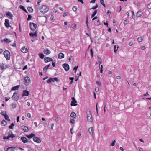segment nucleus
Here are the masks:
<instances>
[{"mask_svg":"<svg viewBox=\"0 0 151 151\" xmlns=\"http://www.w3.org/2000/svg\"><path fill=\"white\" fill-rule=\"evenodd\" d=\"M49 10V7L46 6V5H42L40 8V12L43 14L47 12Z\"/></svg>","mask_w":151,"mask_h":151,"instance_id":"obj_1","label":"nucleus"},{"mask_svg":"<svg viewBox=\"0 0 151 151\" xmlns=\"http://www.w3.org/2000/svg\"><path fill=\"white\" fill-rule=\"evenodd\" d=\"M4 55L7 60H9L10 59V53L8 50H5L4 52Z\"/></svg>","mask_w":151,"mask_h":151,"instance_id":"obj_2","label":"nucleus"},{"mask_svg":"<svg viewBox=\"0 0 151 151\" xmlns=\"http://www.w3.org/2000/svg\"><path fill=\"white\" fill-rule=\"evenodd\" d=\"M87 119L88 122H92V116L90 111L87 112Z\"/></svg>","mask_w":151,"mask_h":151,"instance_id":"obj_3","label":"nucleus"},{"mask_svg":"<svg viewBox=\"0 0 151 151\" xmlns=\"http://www.w3.org/2000/svg\"><path fill=\"white\" fill-rule=\"evenodd\" d=\"M30 81V80L29 77L28 76H26L24 78V83L26 85H28Z\"/></svg>","mask_w":151,"mask_h":151,"instance_id":"obj_4","label":"nucleus"},{"mask_svg":"<svg viewBox=\"0 0 151 151\" xmlns=\"http://www.w3.org/2000/svg\"><path fill=\"white\" fill-rule=\"evenodd\" d=\"M29 24L30 28L32 31L34 30L37 27V25L33 23L30 22Z\"/></svg>","mask_w":151,"mask_h":151,"instance_id":"obj_5","label":"nucleus"},{"mask_svg":"<svg viewBox=\"0 0 151 151\" xmlns=\"http://www.w3.org/2000/svg\"><path fill=\"white\" fill-rule=\"evenodd\" d=\"M12 98L15 101L17 100L19 98V97L18 95V92H15L12 97Z\"/></svg>","mask_w":151,"mask_h":151,"instance_id":"obj_6","label":"nucleus"},{"mask_svg":"<svg viewBox=\"0 0 151 151\" xmlns=\"http://www.w3.org/2000/svg\"><path fill=\"white\" fill-rule=\"evenodd\" d=\"M72 101L71 104V106H76L77 105V101L73 97L72 98Z\"/></svg>","mask_w":151,"mask_h":151,"instance_id":"obj_7","label":"nucleus"},{"mask_svg":"<svg viewBox=\"0 0 151 151\" xmlns=\"http://www.w3.org/2000/svg\"><path fill=\"white\" fill-rule=\"evenodd\" d=\"M63 68H64V69L66 71L68 70L69 68V67L68 64L67 63L64 64L63 65Z\"/></svg>","mask_w":151,"mask_h":151,"instance_id":"obj_8","label":"nucleus"},{"mask_svg":"<svg viewBox=\"0 0 151 151\" xmlns=\"http://www.w3.org/2000/svg\"><path fill=\"white\" fill-rule=\"evenodd\" d=\"M33 140L35 142L37 143H40L41 142V140L39 137H34L33 138Z\"/></svg>","mask_w":151,"mask_h":151,"instance_id":"obj_9","label":"nucleus"},{"mask_svg":"<svg viewBox=\"0 0 151 151\" xmlns=\"http://www.w3.org/2000/svg\"><path fill=\"white\" fill-rule=\"evenodd\" d=\"M4 24L5 26L7 28L11 27L9 25V21L8 19H6L5 20Z\"/></svg>","mask_w":151,"mask_h":151,"instance_id":"obj_10","label":"nucleus"},{"mask_svg":"<svg viewBox=\"0 0 151 151\" xmlns=\"http://www.w3.org/2000/svg\"><path fill=\"white\" fill-rule=\"evenodd\" d=\"M23 94L22 96H27L29 95V92L27 90H23Z\"/></svg>","mask_w":151,"mask_h":151,"instance_id":"obj_11","label":"nucleus"},{"mask_svg":"<svg viewBox=\"0 0 151 151\" xmlns=\"http://www.w3.org/2000/svg\"><path fill=\"white\" fill-rule=\"evenodd\" d=\"M43 52L46 55H49L51 53L50 51L47 48L44 49Z\"/></svg>","mask_w":151,"mask_h":151,"instance_id":"obj_12","label":"nucleus"},{"mask_svg":"<svg viewBox=\"0 0 151 151\" xmlns=\"http://www.w3.org/2000/svg\"><path fill=\"white\" fill-rule=\"evenodd\" d=\"M20 139L22 140V142L24 143H25L27 142L28 140L26 138L24 137H22Z\"/></svg>","mask_w":151,"mask_h":151,"instance_id":"obj_13","label":"nucleus"},{"mask_svg":"<svg viewBox=\"0 0 151 151\" xmlns=\"http://www.w3.org/2000/svg\"><path fill=\"white\" fill-rule=\"evenodd\" d=\"M44 60L45 62H47L49 61H53V60L51 58L46 57V58H45Z\"/></svg>","mask_w":151,"mask_h":151,"instance_id":"obj_14","label":"nucleus"},{"mask_svg":"<svg viewBox=\"0 0 151 151\" xmlns=\"http://www.w3.org/2000/svg\"><path fill=\"white\" fill-rule=\"evenodd\" d=\"M36 33V31L34 33H29V35L31 37L35 38L37 36Z\"/></svg>","mask_w":151,"mask_h":151,"instance_id":"obj_15","label":"nucleus"},{"mask_svg":"<svg viewBox=\"0 0 151 151\" xmlns=\"http://www.w3.org/2000/svg\"><path fill=\"white\" fill-rule=\"evenodd\" d=\"M8 134V136H9V138L11 137L13 138L15 137L14 135L12 134V132L11 131H10L9 132Z\"/></svg>","mask_w":151,"mask_h":151,"instance_id":"obj_16","label":"nucleus"},{"mask_svg":"<svg viewBox=\"0 0 151 151\" xmlns=\"http://www.w3.org/2000/svg\"><path fill=\"white\" fill-rule=\"evenodd\" d=\"M64 55L62 53H60L58 55V58L62 59L64 58Z\"/></svg>","mask_w":151,"mask_h":151,"instance_id":"obj_17","label":"nucleus"},{"mask_svg":"<svg viewBox=\"0 0 151 151\" xmlns=\"http://www.w3.org/2000/svg\"><path fill=\"white\" fill-rule=\"evenodd\" d=\"M50 64L47 65L45 66L43 69V71L45 73L47 71V70L48 68L50 67Z\"/></svg>","mask_w":151,"mask_h":151,"instance_id":"obj_18","label":"nucleus"},{"mask_svg":"<svg viewBox=\"0 0 151 151\" xmlns=\"http://www.w3.org/2000/svg\"><path fill=\"white\" fill-rule=\"evenodd\" d=\"M21 51L24 53H25L27 52V49L24 47H23L21 49Z\"/></svg>","mask_w":151,"mask_h":151,"instance_id":"obj_19","label":"nucleus"},{"mask_svg":"<svg viewBox=\"0 0 151 151\" xmlns=\"http://www.w3.org/2000/svg\"><path fill=\"white\" fill-rule=\"evenodd\" d=\"M20 86L19 85H17L13 87L11 89L12 91H15L16 90H17L19 88Z\"/></svg>","mask_w":151,"mask_h":151,"instance_id":"obj_20","label":"nucleus"},{"mask_svg":"<svg viewBox=\"0 0 151 151\" xmlns=\"http://www.w3.org/2000/svg\"><path fill=\"white\" fill-rule=\"evenodd\" d=\"M142 14V12L141 11H139L136 14V16L137 17H139L141 16Z\"/></svg>","mask_w":151,"mask_h":151,"instance_id":"obj_21","label":"nucleus"},{"mask_svg":"<svg viewBox=\"0 0 151 151\" xmlns=\"http://www.w3.org/2000/svg\"><path fill=\"white\" fill-rule=\"evenodd\" d=\"M22 127L23 129L25 132H27L28 131V128L27 127L23 126Z\"/></svg>","mask_w":151,"mask_h":151,"instance_id":"obj_22","label":"nucleus"},{"mask_svg":"<svg viewBox=\"0 0 151 151\" xmlns=\"http://www.w3.org/2000/svg\"><path fill=\"white\" fill-rule=\"evenodd\" d=\"M89 132L91 134H92L93 132V127H91L89 128L88 129Z\"/></svg>","mask_w":151,"mask_h":151,"instance_id":"obj_23","label":"nucleus"},{"mask_svg":"<svg viewBox=\"0 0 151 151\" xmlns=\"http://www.w3.org/2000/svg\"><path fill=\"white\" fill-rule=\"evenodd\" d=\"M15 148L14 147H10L7 148L6 151H14V149Z\"/></svg>","mask_w":151,"mask_h":151,"instance_id":"obj_24","label":"nucleus"},{"mask_svg":"<svg viewBox=\"0 0 151 151\" xmlns=\"http://www.w3.org/2000/svg\"><path fill=\"white\" fill-rule=\"evenodd\" d=\"M6 15L7 16H9L10 17V18L11 19H12V17H13V15L11 13V12H7L6 13Z\"/></svg>","mask_w":151,"mask_h":151,"instance_id":"obj_25","label":"nucleus"},{"mask_svg":"<svg viewBox=\"0 0 151 151\" xmlns=\"http://www.w3.org/2000/svg\"><path fill=\"white\" fill-rule=\"evenodd\" d=\"M70 116L72 117L75 118L76 117V115L75 112H72Z\"/></svg>","mask_w":151,"mask_h":151,"instance_id":"obj_26","label":"nucleus"},{"mask_svg":"<svg viewBox=\"0 0 151 151\" xmlns=\"http://www.w3.org/2000/svg\"><path fill=\"white\" fill-rule=\"evenodd\" d=\"M27 9L30 12L32 13L33 12V9L31 7H28Z\"/></svg>","mask_w":151,"mask_h":151,"instance_id":"obj_27","label":"nucleus"},{"mask_svg":"<svg viewBox=\"0 0 151 151\" xmlns=\"http://www.w3.org/2000/svg\"><path fill=\"white\" fill-rule=\"evenodd\" d=\"M35 136V134L33 133H31L30 135H27V137L29 138H32L33 137H34Z\"/></svg>","mask_w":151,"mask_h":151,"instance_id":"obj_28","label":"nucleus"},{"mask_svg":"<svg viewBox=\"0 0 151 151\" xmlns=\"http://www.w3.org/2000/svg\"><path fill=\"white\" fill-rule=\"evenodd\" d=\"M4 41L8 43L11 42V41L10 39L8 38H5L4 39Z\"/></svg>","mask_w":151,"mask_h":151,"instance_id":"obj_29","label":"nucleus"},{"mask_svg":"<svg viewBox=\"0 0 151 151\" xmlns=\"http://www.w3.org/2000/svg\"><path fill=\"white\" fill-rule=\"evenodd\" d=\"M20 8L23 10V11H24L26 13H27L28 12L27 10L25 9L24 7L22 6H20Z\"/></svg>","mask_w":151,"mask_h":151,"instance_id":"obj_30","label":"nucleus"},{"mask_svg":"<svg viewBox=\"0 0 151 151\" xmlns=\"http://www.w3.org/2000/svg\"><path fill=\"white\" fill-rule=\"evenodd\" d=\"M11 106L12 108H15L17 106V104L15 103H12L11 104Z\"/></svg>","mask_w":151,"mask_h":151,"instance_id":"obj_31","label":"nucleus"},{"mask_svg":"<svg viewBox=\"0 0 151 151\" xmlns=\"http://www.w3.org/2000/svg\"><path fill=\"white\" fill-rule=\"evenodd\" d=\"M52 81L54 82L55 81H56L57 82H60V80L57 78H52Z\"/></svg>","mask_w":151,"mask_h":151,"instance_id":"obj_32","label":"nucleus"},{"mask_svg":"<svg viewBox=\"0 0 151 151\" xmlns=\"http://www.w3.org/2000/svg\"><path fill=\"white\" fill-rule=\"evenodd\" d=\"M98 61H99V66H100V64L102 63V60H101V58L100 57H98Z\"/></svg>","mask_w":151,"mask_h":151,"instance_id":"obj_33","label":"nucleus"},{"mask_svg":"<svg viewBox=\"0 0 151 151\" xmlns=\"http://www.w3.org/2000/svg\"><path fill=\"white\" fill-rule=\"evenodd\" d=\"M5 119L6 120H8L9 121H10V119H9V117L8 116V115L7 114H6V115L4 116Z\"/></svg>","mask_w":151,"mask_h":151,"instance_id":"obj_34","label":"nucleus"},{"mask_svg":"<svg viewBox=\"0 0 151 151\" xmlns=\"http://www.w3.org/2000/svg\"><path fill=\"white\" fill-rule=\"evenodd\" d=\"M1 124L3 126H5L6 124V122L5 120H3L2 121Z\"/></svg>","mask_w":151,"mask_h":151,"instance_id":"obj_35","label":"nucleus"},{"mask_svg":"<svg viewBox=\"0 0 151 151\" xmlns=\"http://www.w3.org/2000/svg\"><path fill=\"white\" fill-rule=\"evenodd\" d=\"M1 114L3 115L4 116L7 114L6 112L4 111H2L1 113Z\"/></svg>","mask_w":151,"mask_h":151,"instance_id":"obj_36","label":"nucleus"},{"mask_svg":"<svg viewBox=\"0 0 151 151\" xmlns=\"http://www.w3.org/2000/svg\"><path fill=\"white\" fill-rule=\"evenodd\" d=\"M52 78H49L47 81V82L48 83H50L52 81Z\"/></svg>","mask_w":151,"mask_h":151,"instance_id":"obj_37","label":"nucleus"},{"mask_svg":"<svg viewBox=\"0 0 151 151\" xmlns=\"http://www.w3.org/2000/svg\"><path fill=\"white\" fill-rule=\"evenodd\" d=\"M39 57L41 59H43L44 55L42 53H40L39 54Z\"/></svg>","mask_w":151,"mask_h":151,"instance_id":"obj_38","label":"nucleus"},{"mask_svg":"<svg viewBox=\"0 0 151 151\" xmlns=\"http://www.w3.org/2000/svg\"><path fill=\"white\" fill-rule=\"evenodd\" d=\"M0 66L2 69H5L6 68V66L4 64H2Z\"/></svg>","mask_w":151,"mask_h":151,"instance_id":"obj_39","label":"nucleus"},{"mask_svg":"<svg viewBox=\"0 0 151 151\" xmlns=\"http://www.w3.org/2000/svg\"><path fill=\"white\" fill-rule=\"evenodd\" d=\"M137 40L138 42H140L142 40V38L141 37H139L137 39Z\"/></svg>","mask_w":151,"mask_h":151,"instance_id":"obj_40","label":"nucleus"},{"mask_svg":"<svg viewBox=\"0 0 151 151\" xmlns=\"http://www.w3.org/2000/svg\"><path fill=\"white\" fill-rule=\"evenodd\" d=\"M97 12V11L96 10H95L94 12L91 15V17H93L96 14Z\"/></svg>","mask_w":151,"mask_h":151,"instance_id":"obj_41","label":"nucleus"},{"mask_svg":"<svg viewBox=\"0 0 151 151\" xmlns=\"http://www.w3.org/2000/svg\"><path fill=\"white\" fill-rule=\"evenodd\" d=\"M116 141V140H114L111 143V146H113L115 145V142Z\"/></svg>","mask_w":151,"mask_h":151,"instance_id":"obj_42","label":"nucleus"},{"mask_svg":"<svg viewBox=\"0 0 151 151\" xmlns=\"http://www.w3.org/2000/svg\"><path fill=\"white\" fill-rule=\"evenodd\" d=\"M14 126V125L13 123H12L11 125L9 126V128L11 129H13V127Z\"/></svg>","mask_w":151,"mask_h":151,"instance_id":"obj_43","label":"nucleus"},{"mask_svg":"<svg viewBox=\"0 0 151 151\" xmlns=\"http://www.w3.org/2000/svg\"><path fill=\"white\" fill-rule=\"evenodd\" d=\"M132 18L133 19H134L135 18V14L133 11H132Z\"/></svg>","mask_w":151,"mask_h":151,"instance_id":"obj_44","label":"nucleus"},{"mask_svg":"<svg viewBox=\"0 0 151 151\" xmlns=\"http://www.w3.org/2000/svg\"><path fill=\"white\" fill-rule=\"evenodd\" d=\"M78 68V66H75L73 68V70L75 71V73H76Z\"/></svg>","mask_w":151,"mask_h":151,"instance_id":"obj_45","label":"nucleus"},{"mask_svg":"<svg viewBox=\"0 0 151 151\" xmlns=\"http://www.w3.org/2000/svg\"><path fill=\"white\" fill-rule=\"evenodd\" d=\"M31 18H32V16L30 15H28V18H27V20L29 21V20H31Z\"/></svg>","mask_w":151,"mask_h":151,"instance_id":"obj_46","label":"nucleus"},{"mask_svg":"<svg viewBox=\"0 0 151 151\" xmlns=\"http://www.w3.org/2000/svg\"><path fill=\"white\" fill-rule=\"evenodd\" d=\"M72 9L73 11L75 12L76 11L77 8L76 6H74L73 7Z\"/></svg>","mask_w":151,"mask_h":151,"instance_id":"obj_47","label":"nucleus"},{"mask_svg":"<svg viewBox=\"0 0 151 151\" xmlns=\"http://www.w3.org/2000/svg\"><path fill=\"white\" fill-rule=\"evenodd\" d=\"M90 52L91 56H92V57H93V51L92 49L90 50Z\"/></svg>","mask_w":151,"mask_h":151,"instance_id":"obj_48","label":"nucleus"},{"mask_svg":"<svg viewBox=\"0 0 151 151\" xmlns=\"http://www.w3.org/2000/svg\"><path fill=\"white\" fill-rule=\"evenodd\" d=\"M9 136H8L7 137L4 136L3 139H7L9 138Z\"/></svg>","mask_w":151,"mask_h":151,"instance_id":"obj_49","label":"nucleus"},{"mask_svg":"<svg viewBox=\"0 0 151 151\" xmlns=\"http://www.w3.org/2000/svg\"><path fill=\"white\" fill-rule=\"evenodd\" d=\"M98 7V6L97 4H96L95 6L93 7L91 9H91H91H95L97 8Z\"/></svg>","mask_w":151,"mask_h":151,"instance_id":"obj_50","label":"nucleus"},{"mask_svg":"<svg viewBox=\"0 0 151 151\" xmlns=\"http://www.w3.org/2000/svg\"><path fill=\"white\" fill-rule=\"evenodd\" d=\"M147 8L149 9H151V3H149L147 5Z\"/></svg>","mask_w":151,"mask_h":151,"instance_id":"obj_51","label":"nucleus"},{"mask_svg":"<svg viewBox=\"0 0 151 151\" xmlns=\"http://www.w3.org/2000/svg\"><path fill=\"white\" fill-rule=\"evenodd\" d=\"M76 27V24H73L72 26V28H73L74 29Z\"/></svg>","mask_w":151,"mask_h":151,"instance_id":"obj_52","label":"nucleus"},{"mask_svg":"<svg viewBox=\"0 0 151 151\" xmlns=\"http://www.w3.org/2000/svg\"><path fill=\"white\" fill-rule=\"evenodd\" d=\"M128 23V22L127 20H124V25L127 24Z\"/></svg>","mask_w":151,"mask_h":151,"instance_id":"obj_53","label":"nucleus"},{"mask_svg":"<svg viewBox=\"0 0 151 151\" xmlns=\"http://www.w3.org/2000/svg\"><path fill=\"white\" fill-rule=\"evenodd\" d=\"M70 122L72 124H73L74 123L75 121L73 119H71L70 120Z\"/></svg>","mask_w":151,"mask_h":151,"instance_id":"obj_54","label":"nucleus"},{"mask_svg":"<svg viewBox=\"0 0 151 151\" xmlns=\"http://www.w3.org/2000/svg\"><path fill=\"white\" fill-rule=\"evenodd\" d=\"M88 17L87 16L86 18V24L87 25H88Z\"/></svg>","mask_w":151,"mask_h":151,"instance_id":"obj_55","label":"nucleus"},{"mask_svg":"<svg viewBox=\"0 0 151 151\" xmlns=\"http://www.w3.org/2000/svg\"><path fill=\"white\" fill-rule=\"evenodd\" d=\"M114 52L115 53H116V52L117 50V49L116 50V45H115L114 46Z\"/></svg>","mask_w":151,"mask_h":151,"instance_id":"obj_56","label":"nucleus"},{"mask_svg":"<svg viewBox=\"0 0 151 151\" xmlns=\"http://www.w3.org/2000/svg\"><path fill=\"white\" fill-rule=\"evenodd\" d=\"M27 65H26L23 67V70H24L25 69H27Z\"/></svg>","mask_w":151,"mask_h":151,"instance_id":"obj_57","label":"nucleus"},{"mask_svg":"<svg viewBox=\"0 0 151 151\" xmlns=\"http://www.w3.org/2000/svg\"><path fill=\"white\" fill-rule=\"evenodd\" d=\"M68 14V13L67 12L63 14V16L65 17L67 16Z\"/></svg>","mask_w":151,"mask_h":151,"instance_id":"obj_58","label":"nucleus"},{"mask_svg":"<svg viewBox=\"0 0 151 151\" xmlns=\"http://www.w3.org/2000/svg\"><path fill=\"white\" fill-rule=\"evenodd\" d=\"M100 2L101 4H103L104 3V0H100Z\"/></svg>","mask_w":151,"mask_h":151,"instance_id":"obj_59","label":"nucleus"},{"mask_svg":"<svg viewBox=\"0 0 151 151\" xmlns=\"http://www.w3.org/2000/svg\"><path fill=\"white\" fill-rule=\"evenodd\" d=\"M98 104V103H96V111L97 112V114H98V107H97Z\"/></svg>","mask_w":151,"mask_h":151,"instance_id":"obj_60","label":"nucleus"},{"mask_svg":"<svg viewBox=\"0 0 151 151\" xmlns=\"http://www.w3.org/2000/svg\"><path fill=\"white\" fill-rule=\"evenodd\" d=\"M27 116L29 118H30L31 117V114L29 113H28L27 114Z\"/></svg>","mask_w":151,"mask_h":151,"instance_id":"obj_61","label":"nucleus"},{"mask_svg":"<svg viewBox=\"0 0 151 151\" xmlns=\"http://www.w3.org/2000/svg\"><path fill=\"white\" fill-rule=\"evenodd\" d=\"M95 90L96 91V92L98 91H99V88L97 87H96L95 88Z\"/></svg>","mask_w":151,"mask_h":151,"instance_id":"obj_62","label":"nucleus"},{"mask_svg":"<svg viewBox=\"0 0 151 151\" xmlns=\"http://www.w3.org/2000/svg\"><path fill=\"white\" fill-rule=\"evenodd\" d=\"M55 119L56 120V121H58V116H55Z\"/></svg>","mask_w":151,"mask_h":151,"instance_id":"obj_63","label":"nucleus"},{"mask_svg":"<svg viewBox=\"0 0 151 151\" xmlns=\"http://www.w3.org/2000/svg\"><path fill=\"white\" fill-rule=\"evenodd\" d=\"M52 65L53 66V67H55V63L54 62H52Z\"/></svg>","mask_w":151,"mask_h":151,"instance_id":"obj_64","label":"nucleus"}]
</instances>
